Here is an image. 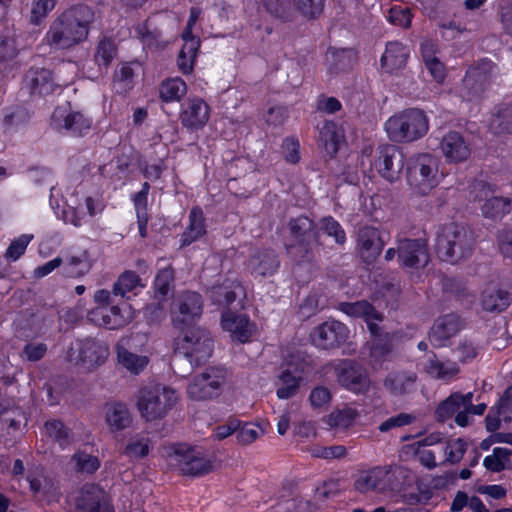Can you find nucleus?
Returning <instances> with one entry per match:
<instances>
[{"label":"nucleus","instance_id":"obj_1","mask_svg":"<svg viewBox=\"0 0 512 512\" xmlns=\"http://www.w3.org/2000/svg\"><path fill=\"white\" fill-rule=\"evenodd\" d=\"M95 19V11L88 5L72 6L51 22L44 42L54 50L74 48L87 39Z\"/></svg>","mask_w":512,"mask_h":512},{"label":"nucleus","instance_id":"obj_2","mask_svg":"<svg viewBox=\"0 0 512 512\" xmlns=\"http://www.w3.org/2000/svg\"><path fill=\"white\" fill-rule=\"evenodd\" d=\"M473 248L474 238L466 227L454 222L438 227L436 251L440 259L455 264L468 258Z\"/></svg>","mask_w":512,"mask_h":512},{"label":"nucleus","instance_id":"obj_3","mask_svg":"<svg viewBox=\"0 0 512 512\" xmlns=\"http://www.w3.org/2000/svg\"><path fill=\"white\" fill-rule=\"evenodd\" d=\"M385 129L394 142H413L427 134L429 121L422 110L410 108L390 117Z\"/></svg>","mask_w":512,"mask_h":512},{"label":"nucleus","instance_id":"obj_4","mask_svg":"<svg viewBox=\"0 0 512 512\" xmlns=\"http://www.w3.org/2000/svg\"><path fill=\"white\" fill-rule=\"evenodd\" d=\"M213 348V339L207 330L200 327L187 328L176 342L174 361L183 356L191 366H198L210 358Z\"/></svg>","mask_w":512,"mask_h":512},{"label":"nucleus","instance_id":"obj_5","mask_svg":"<svg viewBox=\"0 0 512 512\" xmlns=\"http://www.w3.org/2000/svg\"><path fill=\"white\" fill-rule=\"evenodd\" d=\"M176 401V392L169 387L145 386L139 391L137 407L143 418L153 421L163 418Z\"/></svg>","mask_w":512,"mask_h":512},{"label":"nucleus","instance_id":"obj_6","mask_svg":"<svg viewBox=\"0 0 512 512\" xmlns=\"http://www.w3.org/2000/svg\"><path fill=\"white\" fill-rule=\"evenodd\" d=\"M438 159L429 154H418L410 158L407 166V181L419 194H428L437 185Z\"/></svg>","mask_w":512,"mask_h":512},{"label":"nucleus","instance_id":"obj_7","mask_svg":"<svg viewBox=\"0 0 512 512\" xmlns=\"http://www.w3.org/2000/svg\"><path fill=\"white\" fill-rule=\"evenodd\" d=\"M172 464L182 475L200 477L210 473L215 468L216 459L200 449L179 446L170 455Z\"/></svg>","mask_w":512,"mask_h":512},{"label":"nucleus","instance_id":"obj_8","mask_svg":"<svg viewBox=\"0 0 512 512\" xmlns=\"http://www.w3.org/2000/svg\"><path fill=\"white\" fill-rule=\"evenodd\" d=\"M202 312V296L194 291H184L178 294L172 302L171 318L173 325L184 331L201 318Z\"/></svg>","mask_w":512,"mask_h":512},{"label":"nucleus","instance_id":"obj_9","mask_svg":"<svg viewBox=\"0 0 512 512\" xmlns=\"http://www.w3.org/2000/svg\"><path fill=\"white\" fill-rule=\"evenodd\" d=\"M227 380V370L223 367H209L193 377L187 386L188 396L196 401L212 399L220 395Z\"/></svg>","mask_w":512,"mask_h":512},{"label":"nucleus","instance_id":"obj_10","mask_svg":"<svg viewBox=\"0 0 512 512\" xmlns=\"http://www.w3.org/2000/svg\"><path fill=\"white\" fill-rule=\"evenodd\" d=\"M108 354L109 350L105 344L93 338H86L77 340L69 347L66 359L86 369H93L102 365Z\"/></svg>","mask_w":512,"mask_h":512},{"label":"nucleus","instance_id":"obj_11","mask_svg":"<svg viewBox=\"0 0 512 512\" xmlns=\"http://www.w3.org/2000/svg\"><path fill=\"white\" fill-rule=\"evenodd\" d=\"M51 126L54 130L71 136L83 137L92 126V119L80 111H75L67 105L57 106L51 116Z\"/></svg>","mask_w":512,"mask_h":512},{"label":"nucleus","instance_id":"obj_12","mask_svg":"<svg viewBox=\"0 0 512 512\" xmlns=\"http://www.w3.org/2000/svg\"><path fill=\"white\" fill-rule=\"evenodd\" d=\"M349 337V329L337 320H327L310 333L312 344L322 350H332L343 345Z\"/></svg>","mask_w":512,"mask_h":512},{"label":"nucleus","instance_id":"obj_13","mask_svg":"<svg viewBox=\"0 0 512 512\" xmlns=\"http://www.w3.org/2000/svg\"><path fill=\"white\" fill-rule=\"evenodd\" d=\"M374 166L384 179L394 182L400 178L403 171L404 154L396 145H380L376 150Z\"/></svg>","mask_w":512,"mask_h":512},{"label":"nucleus","instance_id":"obj_14","mask_svg":"<svg viewBox=\"0 0 512 512\" xmlns=\"http://www.w3.org/2000/svg\"><path fill=\"white\" fill-rule=\"evenodd\" d=\"M335 372L338 383L355 394H365L370 388L366 369L353 360H343L337 365Z\"/></svg>","mask_w":512,"mask_h":512},{"label":"nucleus","instance_id":"obj_15","mask_svg":"<svg viewBox=\"0 0 512 512\" xmlns=\"http://www.w3.org/2000/svg\"><path fill=\"white\" fill-rule=\"evenodd\" d=\"M492 192L490 185L483 181H477L472 186L475 200L486 199L481 208L483 216L494 220L501 219L511 211L512 203L509 198L505 197L491 196L488 198Z\"/></svg>","mask_w":512,"mask_h":512},{"label":"nucleus","instance_id":"obj_16","mask_svg":"<svg viewBox=\"0 0 512 512\" xmlns=\"http://www.w3.org/2000/svg\"><path fill=\"white\" fill-rule=\"evenodd\" d=\"M356 243L359 255L367 264L375 262L385 245L382 232L372 226L358 229Z\"/></svg>","mask_w":512,"mask_h":512},{"label":"nucleus","instance_id":"obj_17","mask_svg":"<svg viewBox=\"0 0 512 512\" xmlns=\"http://www.w3.org/2000/svg\"><path fill=\"white\" fill-rule=\"evenodd\" d=\"M77 512H114L106 492L95 484L84 485L76 499Z\"/></svg>","mask_w":512,"mask_h":512},{"label":"nucleus","instance_id":"obj_18","mask_svg":"<svg viewBox=\"0 0 512 512\" xmlns=\"http://www.w3.org/2000/svg\"><path fill=\"white\" fill-rule=\"evenodd\" d=\"M397 253L399 261L405 267H424L429 262L427 243L422 239L399 240Z\"/></svg>","mask_w":512,"mask_h":512},{"label":"nucleus","instance_id":"obj_19","mask_svg":"<svg viewBox=\"0 0 512 512\" xmlns=\"http://www.w3.org/2000/svg\"><path fill=\"white\" fill-rule=\"evenodd\" d=\"M23 83L30 94L38 95H50L62 86L54 77L53 72L43 67L29 69L24 76Z\"/></svg>","mask_w":512,"mask_h":512},{"label":"nucleus","instance_id":"obj_20","mask_svg":"<svg viewBox=\"0 0 512 512\" xmlns=\"http://www.w3.org/2000/svg\"><path fill=\"white\" fill-rule=\"evenodd\" d=\"M92 319L99 325L108 329H119L130 322L131 312L128 305L121 308L119 305L97 307L91 311Z\"/></svg>","mask_w":512,"mask_h":512},{"label":"nucleus","instance_id":"obj_21","mask_svg":"<svg viewBox=\"0 0 512 512\" xmlns=\"http://www.w3.org/2000/svg\"><path fill=\"white\" fill-rule=\"evenodd\" d=\"M248 267L251 274L256 277H270L278 271L280 259L275 250L261 249L251 255Z\"/></svg>","mask_w":512,"mask_h":512},{"label":"nucleus","instance_id":"obj_22","mask_svg":"<svg viewBox=\"0 0 512 512\" xmlns=\"http://www.w3.org/2000/svg\"><path fill=\"white\" fill-rule=\"evenodd\" d=\"M461 328L460 318L455 314L439 317L431 327L429 341L434 347H443Z\"/></svg>","mask_w":512,"mask_h":512},{"label":"nucleus","instance_id":"obj_23","mask_svg":"<svg viewBox=\"0 0 512 512\" xmlns=\"http://www.w3.org/2000/svg\"><path fill=\"white\" fill-rule=\"evenodd\" d=\"M440 148L445 158L453 163L466 161L471 154L468 143L457 131H450L443 136Z\"/></svg>","mask_w":512,"mask_h":512},{"label":"nucleus","instance_id":"obj_24","mask_svg":"<svg viewBox=\"0 0 512 512\" xmlns=\"http://www.w3.org/2000/svg\"><path fill=\"white\" fill-rule=\"evenodd\" d=\"M209 119V106L200 98L189 99L181 112L180 120L189 129L202 128Z\"/></svg>","mask_w":512,"mask_h":512},{"label":"nucleus","instance_id":"obj_25","mask_svg":"<svg viewBox=\"0 0 512 512\" xmlns=\"http://www.w3.org/2000/svg\"><path fill=\"white\" fill-rule=\"evenodd\" d=\"M418 376L413 371H395L389 373L384 380V387L393 396H404L415 391Z\"/></svg>","mask_w":512,"mask_h":512},{"label":"nucleus","instance_id":"obj_26","mask_svg":"<svg viewBox=\"0 0 512 512\" xmlns=\"http://www.w3.org/2000/svg\"><path fill=\"white\" fill-rule=\"evenodd\" d=\"M221 324L225 331L231 333V336L241 343L248 341L255 330L254 324L245 315L225 312L222 314Z\"/></svg>","mask_w":512,"mask_h":512},{"label":"nucleus","instance_id":"obj_27","mask_svg":"<svg viewBox=\"0 0 512 512\" xmlns=\"http://www.w3.org/2000/svg\"><path fill=\"white\" fill-rule=\"evenodd\" d=\"M424 371L433 379L450 381L460 372L459 366L452 360H441L434 352L428 356Z\"/></svg>","mask_w":512,"mask_h":512},{"label":"nucleus","instance_id":"obj_28","mask_svg":"<svg viewBox=\"0 0 512 512\" xmlns=\"http://www.w3.org/2000/svg\"><path fill=\"white\" fill-rule=\"evenodd\" d=\"M409 50L398 41L388 42L386 49L380 59L381 66L387 72H393L405 67Z\"/></svg>","mask_w":512,"mask_h":512},{"label":"nucleus","instance_id":"obj_29","mask_svg":"<svg viewBox=\"0 0 512 512\" xmlns=\"http://www.w3.org/2000/svg\"><path fill=\"white\" fill-rule=\"evenodd\" d=\"M206 233L205 218L200 207H193L189 214V225L181 237V246L185 247Z\"/></svg>","mask_w":512,"mask_h":512},{"label":"nucleus","instance_id":"obj_30","mask_svg":"<svg viewBox=\"0 0 512 512\" xmlns=\"http://www.w3.org/2000/svg\"><path fill=\"white\" fill-rule=\"evenodd\" d=\"M240 288L238 282L227 279L222 284L211 287L208 293L213 304L228 307L236 299V289Z\"/></svg>","mask_w":512,"mask_h":512},{"label":"nucleus","instance_id":"obj_31","mask_svg":"<svg viewBox=\"0 0 512 512\" xmlns=\"http://www.w3.org/2000/svg\"><path fill=\"white\" fill-rule=\"evenodd\" d=\"M288 228L291 239L318 240L319 238V232L313 220L307 216L301 215L291 218L288 222Z\"/></svg>","mask_w":512,"mask_h":512},{"label":"nucleus","instance_id":"obj_32","mask_svg":"<svg viewBox=\"0 0 512 512\" xmlns=\"http://www.w3.org/2000/svg\"><path fill=\"white\" fill-rule=\"evenodd\" d=\"M490 131L498 136L512 134V104L500 105L492 115Z\"/></svg>","mask_w":512,"mask_h":512},{"label":"nucleus","instance_id":"obj_33","mask_svg":"<svg viewBox=\"0 0 512 512\" xmlns=\"http://www.w3.org/2000/svg\"><path fill=\"white\" fill-rule=\"evenodd\" d=\"M318 240L291 239L285 245L287 255L296 263L311 261L314 257L313 248Z\"/></svg>","mask_w":512,"mask_h":512},{"label":"nucleus","instance_id":"obj_34","mask_svg":"<svg viewBox=\"0 0 512 512\" xmlns=\"http://www.w3.org/2000/svg\"><path fill=\"white\" fill-rule=\"evenodd\" d=\"M482 306L486 311H503L510 304V296L507 291L496 287H488L482 293Z\"/></svg>","mask_w":512,"mask_h":512},{"label":"nucleus","instance_id":"obj_35","mask_svg":"<svg viewBox=\"0 0 512 512\" xmlns=\"http://www.w3.org/2000/svg\"><path fill=\"white\" fill-rule=\"evenodd\" d=\"M301 380V376L295 375L289 370L281 372L275 382L277 397L279 399L294 397L299 391Z\"/></svg>","mask_w":512,"mask_h":512},{"label":"nucleus","instance_id":"obj_36","mask_svg":"<svg viewBox=\"0 0 512 512\" xmlns=\"http://www.w3.org/2000/svg\"><path fill=\"white\" fill-rule=\"evenodd\" d=\"M339 309L351 317L382 320V315L368 301L342 302Z\"/></svg>","mask_w":512,"mask_h":512},{"label":"nucleus","instance_id":"obj_37","mask_svg":"<svg viewBox=\"0 0 512 512\" xmlns=\"http://www.w3.org/2000/svg\"><path fill=\"white\" fill-rule=\"evenodd\" d=\"M118 363L132 374H139L148 364V358L128 351L125 347L117 346Z\"/></svg>","mask_w":512,"mask_h":512},{"label":"nucleus","instance_id":"obj_38","mask_svg":"<svg viewBox=\"0 0 512 512\" xmlns=\"http://www.w3.org/2000/svg\"><path fill=\"white\" fill-rule=\"evenodd\" d=\"M117 54V48L115 43L108 38H104L99 41L96 53H95V63L98 65V75L99 77L107 72V68L110 65L111 61Z\"/></svg>","mask_w":512,"mask_h":512},{"label":"nucleus","instance_id":"obj_39","mask_svg":"<svg viewBox=\"0 0 512 512\" xmlns=\"http://www.w3.org/2000/svg\"><path fill=\"white\" fill-rule=\"evenodd\" d=\"M106 421L113 430L119 431L129 427L132 419L128 408L116 403L107 408Z\"/></svg>","mask_w":512,"mask_h":512},{"label":"nucleus","instance_id":"obj_40","mask_svg":"<svg viewBox=\"0 0 512 512\" xmlns=\"http://www.w3.org/2000/svg\"><path fill=\"white\" fill-rule=\"evenodd\" d=\"M465 407V394L460 392L452 393L442 401L436 409V417L439 421H445L452 417L459 410Z\"/></svg>","mask_w":512,"mask_h":512},{"label":"nucleus","instance_id":"obj_41","mask_svg":"<svg viewBox=\"0 0 512 512\" xmlns=\"http://www.w3.org/2000/svg\"><path fill=\"white\" fill-rule=\"evenodd\" d=\"M200 47L199 39H190L183 44L182 49L179 52L177 64L179 69L184 74H189L193 71L194 62L197 56V52Z\"/></svg>","mask_w":512,"mask_h":512},{"label":"nucleus","instance_id":"obj_42","mask_svg":"<svg viewBox=\"0 0 512 512\" xmlns=\"http://www.w3.org/2000/svg\"><path fill=\"white\" fill-rule=\"evenodd\" d=\"M44 428L48 436L53 438L62 448L74 442L72 432L60 420H48L45 422Z\"/></svg>","mask_w":512,"mask_h":512},{"label":"nucleus","instance_id":"obj_43","mask_svg":"<svg viewBox=\"0 0 512 512\" xmlns=\"http://www.w3.org/2000/svg\"><path fill=\"white\" fill-rule=\"evenodd\" d=\"M186 92V83L179 77L167 79L160 86V97L165 102L179 101Z\"/></svg>","mask_w":512,"mask_h":512},{"label":"nucleus","instance_id":"obj_44","mask_svg":"<svg viewBox=\"0 0 512 512\" xmlns=\"http://www.w3.org/2000/svg\"><path fill=\"white\" fill-rule=\"evenodd\" d=\"M343 135L332 121H326L320 129V139L324 144L326 151L330 155H335L338 151L339 143Z\"/></svg>","mask_w":512,"mask_h":512},{"label":"nucleus","instance_id":"obj_45","mask_svg":"<svg viewBox=\"0 0 512 512\" xmlns=\"http://www.w3.org/2000/svg\"><path fill=\"white\" fill-rule=\"evenodd\" d=\"M71 461L74 468L79 473L93 474L100 467V460L97 456L78 450L72 456Z\"/></svg>","mask_w":512,"mask_h":512},{"label":"nucleus","instance_id":"obj_46","mask_svg":"<svg viewBox=\"0 0 512 512\" xmlns=\"http://www.w3.org/2000/svg\"><path fill=\"white\" fill-rule=\"evenodd\" d=\"M141 286V279L138 274L131 270H126L118 277L113 285L112 293L115 296L124 297L126 293Z\"/></svg>","mask_w":512,"mask_h":512},{"label":"nucleus","instance_id":"obj_47","mask_svg":"<svg viewBox=\"0 0 512 512\" xmlns=\"http://www.w3.org/2000/svg\"><path fill=\"white\" fill-rule=\"evenodd\" d=\"M512 451L507 448L496 447L491 455L486 456L483 461L484 467L492 472H500L510 463V455Z\"/></svg>","mask_w":512,"mask_h":512},{"label":"nucleus","instance_id":"obj_48","mask_svg":"<svg viewBox=\"0 0 512 512\" xmlns=\"http://www.w3.org/2000/svg\"><path fill=\"white\" fill-rule=\"evenodd\" d=\"M149 450L150 440L146 437L136 436L129 440L122 453L133 460L145 457Z\"/></svg>","mask_w":512,"mask_h":512},{"label":"nucleus","instance_id":"obj_49","mask_svg":"<svg viewBox=\"0 0 512 512\" xmlns=\"http://www.w3.org/2000/svg\"><path fill=\"white\" fill-rule=\"evenodd\" d=\"M173 280V270L170 268H164L157 273L154 281V290L155 297L158 300L165 299L171 290Z\"/></svg>","mask_w":512,"mask_h":512},{"label":"nucleus","instance_id":"obj_50","mask_svg":"<svg viewBox=\"0 0 512 512\" xmlns=\"http://www.w3.org/2000/svg\"><path fill=\"white\" fill-rule=\"evenodd\" d=\"M320 230L329 237L334 238L335 243L344 245L346 242V233L341 224L333 217H324L320 221Z\"/></svg>","mask_w":512,"mask_h":512},{"label":"nucleus","instance_id":"obj_51","mask_svg":"<svg viewBox=\"0 0 512 512\" xmlns=\"http://www.w3.org/2000/svg\"><path fill=\"white\" fill-rule=\"evenodd\" d=\"M294 8L307 19L318 18L324 9V0H293Z\"/></svg>","mask_w":512,"mask_h":512},{"label":"nucleus","instance_id":"obj_52","mask_svg":"<svg viewBox=\"0 0 512 512\" xmlns=\"http://www.w3.org/2000/svg\"><path fill=\"white\" fill-rule=\"evenodd\" d=\"M358 412L351 407L335 410L329 415V424L333 427L347 428L357 418Z\"/></svg>","mask_w":512,"mask_h":512},{"label":"nucleus","instance_id":"obj_53","mask_svg":"<svg viewBox=\"0 0 512 512\" xmlns=\"http://www.w3.org/2000/svg\"><path fill=\"white\" fill-rule=\"evenodd\" d=\"M416 420V416L410 413H399L383 421L378 429L382 433H387L395 428H401L412 424Z\"/></svg>","mask_w":512,"mask_h":512},{"label":"nucleus","instance_id":"obj_54","mask_svg":"<svg viewBox=\"0 0 512 512\" xmlns=\"http://www.w3.org/2000/svg\"><path fill=\"white\" fill-rule=\"evenodd\" d=\"M387 19L393 25L408 28L411 24L412 15L408 7L393 6L387 12Z\"/></svg>","mask_w":512,"mask_h":512},{"label":"nucleus","instance_id":"obj_55","mask_svg":"<svg viewBox=\"0 0 512 512\" xmlns=\"http://www.w3.org/2000/svg\"><path fill=\"white\" fill-rule=\"evenodd\" d=\"M264 5L277 18L287 20L292 15L291 0H265Z\"/></svg>","mask_w":512,"mask_h":512},{"label":"nucleus","instance_id":"obj_56","mask_svg":"<svg viewBox=\"0 0 512 512\" xmlns=\"http://www.w3.org/2000/svg\"><path fill=\"white\" fill-rule=\"evenodd\" d=\"M18 53L16 40L11 34L0 35V63L12 60Z\"/></svg>","mask_w":512,"mask_h":512},{"label":"nucleus","instance_id":"obj_57","mask_svg":"<svg viewBox=\"0 0 512 512\" xmlns=\"http://www.w3.org/2000/svg\"><path fill=\"white\" fill-rule=\"evenodd\" d=\"M309 451L313 457L323 459H339L346 455V448L342 445L330 447L314 446Z\"/></svg>","mask_w":512,"mask_h":512},{"label":"nucleus","instance_id":"obj_58","mask_svg":"<svg viewBox=\"0 0 512 512\" xmlns=\"http://www.w3.org/2000/svg\"><path fill=\"white\" fill-rule=\"evenodd\" d=\"M465 451L466 443L460 438L449 441L444 448L446 460L452 464L458 463Z\"/></svg>","mask_w":512,"mask_h":512},{"label":"nucleus","instance_id":"obj_59","mask_svg":"<svg viewBox=\"0 0 512 512\" xmlns=\"http://www.w3.org/2000/svg\"><path fill=\"white\" fill-rule=\"evenodd\" d=\"M33 235L23 234L16 240L12 241L5 256L13 261L18 260L25 252L29 242L32 240Z\"/></svg>","mask_w":512,"mask_h":512},{"label":"nucleus","instance_id":"obj_60","mask_svg":"<svg viewBox=\"0 0 512 512\" xmlns=\"http://www.w3.org/2000/svg\"><path fill=\"white\" fill-rule=\"evenodd\" d=\"M321 297L315 293L306 297L299 307L301 317L307 319L316 314L322 307Z\"/></svg>","mask_w":512,"mask_h":512},{"label":"nucleus","instance_id":"obj_61","mask_svg":"<svg viewBox=\"0 0 512 512\" xmlns=\"http://www.w3.org/2000/svg\"><path fill=\"white\" fill-rule=\"evenodd\" d=\"M494 68L492 61L484 59L468 72V76L475 81L483 82L493 73Z\"/></svg>","mask_w":512,"mask_h":512},{"label":"nucleus","instance_id":"obj_62","mask_svg":"<svg viewBox=\"0 0 512 512\" xmlns=\"http://www.w3.org/2000/svg\"><path fill=\"white\" fill-rule=\"evenodd\" d=\"M47 352V345L44 343H28L24 346L21 357L27 361L36 362L41 360Z\"/></svg>","mask_w":512,"mask_h":512},{"label":"nucleus","instance_id":"obj_63","mask_svg":"<svg viewBox=\"0 0 512 512\" xmlns=\"http://www.w3.org/2000/svg\"><path fill=\"white\" fill-rule=\"evenodd\" d=\"M498 246L505 258L512 259V227H506L498 233Z\"/></svg>","mask_w":512,"mask_h":512},{"label":"nucleus","instance_id":"obj_64","mask_svg":"<svg viewBox=\"0 0 512 512\" xmlns=\"http://www.w3.org/2000/svg\"><path fill=\"white\" fill-rule=\"evenodd\" d=\"M499 16L504 30L512 36V0H500Z\"/></svg>","mask_w":512,"mask_h":512}]
</instances>
